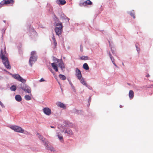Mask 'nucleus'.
I'll use <instances>...</instances> for the list:
<instances>
[{"label":"nucleus","instance_id":"obj_1","mask_svg":"<svg viewBox=\"0 0 153 153\" xmlns=\"http://www.w3.org/2000/svg\"><path fill=\"white\" fill-rule=\"evenodd\" d=\"M3 48H1L0 58L1 59L2 62L5 67L8 69L11 68V67L9 64V62L7 58V54L6 52L5 47L4 45H3Z\"/></svg>","mask_w":153,"mask_h":153},{"label":"nucleus","instance_id":"obj_2","mask_svg":"<svg viewBox=\"0 0 153 153\" xmlns=\"http://www.w3.org/2000/svg\"><path fill=\"white\" fill-rule=\"evenodd\" d=\"M30 55L31 56L29 60V64L31 67H32L33 65L36 61L37 57L35 51H32Z\"/></svg>","mask_w":153,"mask_h":153},{"label":"nucleus","instance_id":"obj_3","mask_svg":"<svg viewBox=\"0 0 153 153\" xmlns=\"http://www.w3.org/2000/svg\"><path fill=\"white\" fill-rule=\"evenodd\" d=\"M9 127L15 132L22 133H24V130L21 127L18 126L16 125H10V126ZM28 133V132L27 131H25V132L24 133L25 134H26Z\"/></svg>","mask_w":153,"mask_h":153},{"label":"nucleus","instance_id":"obj_4","mask_svg":"<svg viewBox=\"0 0 153 153\" xmlns=\"http://www.w3.org/2000/svg\"><path fill=\"white\" fill-rule=\"evenodd\" d=\"M10 74L12 75L13 77L15 79L23 83H25L26 82V80L23 79L18 74Z\"/></svg>","mask_w":153,"mask_h":153},{"label":"nucleus","instance_id":"obj_5","mask_svg":"<svg viewBox=\"0 0 153 153\" xmlns=\"http://www.w3.org/2000/svg\"><path fill=\"white\" fill-rule=\"evenodd\" d=\"M20 88L24 91L28 93H30L31 92V89L30 88L26 85H21Z\"/></svg>","mask_w":153,"mask_h":153},{"label":"nucleus","instance_id":"obj_6","mask_svg":"<svg viewBox=\"0 0 153 153\" xmlns=\"http://www.w3.org/2000/svg\"><path fill=\"white\" fill-rule=\"evenodd\" d=\"M44 145L45 146L46 149L47 150H50L51 152H55L56 150L52 146L50 145L48 141L47 142H44Z\"/></svg>","mask_w":153,"mask_h":153},{"label":"nucleus","instance_id":"obj_7","mask_svg":"<svg viewBox=\"0 0 153 153\" xmlns=\"http://www.w3.org/2000/svg\"><path fill=\"white\" fill-rule=\"evenodd\" d=\"M14 2L13 0H4L1 1L0 3V8L3 6L4 4L13 3Z\"/></svg>","mask_w":153,"mask_h":153},{"label":"nucleus","instance_id":"obj_8","mask_svg":"<svg viewBox=\"0 0 153 153\" xmlns=\"http://www.w3.org/2000/svg\"><path fill=\"white\" fill-rule=\"evenodd\" d=\"M43 111L45 114L47 116L50 115L51 113V109L48 107H45L43 109Z\"/></svg>","mask_w":153,"mask_h":153},{"label":"nucleus","instance_id":"obj_9","mask_svg":"<svg viewBox=\"0 0 153 153\" xmlns=\"http://www.w3.org/2000/svg\"><path fill=\"white\" fill-rule=\"evenodd\" d=\"M62 132H64L65 134H67L69 135H72L73 134V133L72 130L69 128H64L62 131Z\"/></svg>","mask_w":153,"mask_h":153},{"label":"nucleus","instance_id":"obj_10","mask_svg":"<svg viewBox=\"0 0 153 153\" xmlns=\"http://www.w3.org/2000/svg\"><path fill=\"white\" fill-rule=\"evenodd\" d=\"M75 75L77 76L78 79L82 76L80 71L78 68L75 69Z\"/></svg>","mask_w":153,"mask_h":153},{"label":"nucleus","instance_id":"obj_11","mask_svg":"<svg viewBox=\"0 0 153 153\" xmlns=\"http://www.w3.org/2000/svg\"><path fill=\"white\" fill-rule=\"evenodd\" d=\"M79 80L80 83L83 85L87 87H88L89 85L87 84L86 81L82 76L78 79Z\"/></svg>","mask_w":153,"mask_h":153},{"label":"nucleus","instance_id":"obj_12","mask_svg":"<svg viewBox=\"0 0 153 153\" xmlns=\"http://www.w3.org/2000/svg\"><path fill=\"white\" fill-rule=\"evenodd\" d=\"M56 34L58 36H59L61 35L62 32V29L60 27L59 28L57 27H56L55 29Z\"/></svg>","mask_w":153,"mask_h":153},{"label":"nucleus","instance_id":"obj_13","mask_svg":"<svg viewBox=\"0 0 153 153\" xmlns=\"http://www.w3.org/2000/svg\"><path fill=\"white\" fill-rule=\"evenodd\" d=\"M56 136L58 137L59 140L61 142H63V139L62 134L60 132H57L56 133Z\"/></svg>","mask_w":153,"mask_h":153},{"label":"nucleus","instance_id":"obj_14","mask_svg":"<svg viewBox=\"0 0 153 153\" xmlns=\"http://www.w3.org/2000/svg\"><path fill=\"white\" fill-rule=\"evenodd\" d=\"M58 63L59 66L61 68L62 70L63 71L65 68V65L61 59L60 60Z\"/></svg>","mask_w":153,"mask_h":153},{"label":"nucleus","instance_id":"obj_15","mask_svg":"<svg viewBox=\"0 0 153 153\" xmlns=\"http://www.w3.org/2000/svg\"><path fill=\"white\" fill-rule=\"evenodd\" d=\"M37 136L38 137L40 140H41L44 144V142H47V140H45V139L39 133H37Z\"/></svg>","mask_w":153,"mask_h":153},{"label":"nucleus","instance_id":"obj_16","mask_svg":"<svg viewBox=\"0 0 153 153\" xmlns=\"http://www.w3.org/2000/svg\"><path fill=\"white\" fill-rule=\"evenodd\" d=\"M54 25L56 27H57L58 28H59L60 27H61V28L62 29L63 26L62 25V23L60 22H55L54 24Z\"/></svg>","mask_w":153,"mask_h":153},{"label":"nucleus","instance_id":"obj_17","mask_svg":"<svg viewBox=\"0 0 153 153\" xmlns=\"http://www.w3.org/2000/svg\"><path fill=\"white\" fill-rule=\"evenodd\" d=\"M57 105L63 108H65L66 106L65 105L62 103L61 102H58L56 103Z\"/></svg>","mask_w":153,"mask_h":153},{"label":"nucleus","instance_id":"obj_18","mask_svg":"<svg viewBox=\"0 0 153 153\" xmlns=\"http://www.w3.org/2000/svg\"><path fill=\"white\" fill-rule=\"evenodd\" d=\"M91 1L89 0H88L83 2L82 4V5L84 6H85L87 5H91Z\"/></svg>","mask_w":153,"mask_h":153},{"label":"nucleus","instance_id":"obj_19","mask_svg":"<svg viewBox=\"0 0 153 153\" xmlns=\"http://www.w3.org/2000/svg\"><path fill=\"white\" fill-rule=\"evenodd\" d=\"M56 2L59 4L64 5L66 3L64 0H57Z\"/></svg>","mask_w":153,"mask_h":153},{"label":"nucleus","instance_id":"obj_20","mask_svg":"<svg viewBox=\"0 0 153 153\" xmlns=\"http://www.w3.org/2000/svg\"><path fill=\"white\" fill-rule=\"evenodd\" d=\"M60 17L61 19H67L68 21L69 20V19L67 17L64 13H62L60 15Z\"/></svg>","mask_w":153,"mask_h":153},{"label":"nucleus","instance_id":"obj_21","mask_svg":"<svg viewBox=\"0 0 153 153\" xmlns=\"http://www.w3.org/2000/svg\"><path fill=\"white\" fill-rule=\"evenodd\" d=\"M134 93L133 91L130 90L129 93V97L130 99H132L134 97Z\"/></svg>","mask_w":153,"mask_h":153},{"label":"nucleus","instance_id":"obj_22","mask_svg":"<svg viewBox=\"0 0 153 153\" xmlns=\"http://www.w3.org/2000/svg\"><path fill=\"white\" fill-rule=\"evenodd\" d=\"M51 65L53 68V69L56 72L58 71V69L57 67V66L55 64V63L53 62L51 64Z\"/></svg>","mask_w":153,"mask_h":153},{"label":"nucleus","instance_id":"obj_23","mask_svg":"<svg viewBox=\"0 0 153 153\" xmlns=\"http://www.w3.org/2000/svg\"><path fill=\"white\" fill-rule=\"evenodd\" d=\"M16 100L18 102H20L22 100L21 96L19 95H16L15 97Z\"/></svg>","mask_w":153,"mask_h":153},{"label":"nucleus","instance_id":"obj_24","mask_svg":"<svg viewBox=\"0 0 153 153\" xmlns=\"http://www.w3.org/2000/svg\"><path fill=\"white\" fill-rule=\"evenodd\" d=\"M69 83L72 89L73 90V91L74 92H76V90L75 89V87L74 86V85H73V84H72V82L71 81H69Z\"/></svg>","mask_w":153,"mask_h":153},{"label":"nucleus","instance_id":"obj_25","mask_svg":"<svg viewBox=\"0 0 153 153\" xmlns=\"http://www.w3.org/2000/svg\"><path fill=\"white\" fill-rule=\"evenodd\" d=\"M83 68L85 70H88L89 69V67L87 63H85L83 65Z\"/></svg>","mask_w":153,"mask_h":153},{"label":"nucleus","instance_id":"obj_26","mask_svg":"<svg viewBox=\"0 0 153 153\" xmlns=\"http://www.w3.org/2000/svg\"><path fill=\"white\" fill-rule=\"evenodd\" d=\"M60 79L62 80H65L66 79V77L64 75L62 74H59V76Z\"/></svg>","mask_w":153,"mask_h":153},{"label":"nucleus","instance_id":"obj_27","mask_svg":"<svg viewBox=\"0 0 153 153\" xmlns=\"http://www.w3.org/2000/svg\"><path fill=\"white\" fill-rule=\"evenodd\" d=\"M25 99L27 100L28 101L31 100V97L28 95H26L25 96Z\"/></svg>","mask_w":153,"mask_h":153},{"label":"nucleus","instance_id":"obj_28","mask_svg":"<svg viewBox=\"0 0 153 153\" xmlns=\"http://www.w3.org/2000/svg\"><path fill=\"white\" fill-rule=\"evenodd\" d=\"M52 39L53 41L55 46L56 47L57 45V43L56 42L55 38L54 37L53 34L52 35Z\"/></svg>","mask_w":153,"mask_h":153},{"label":"nucleus","instance_id":"obj_29","mask_svg":"<svg viewBox=\"0 0 153 153\" xmlns=\"http://www.w3.org/2000/svg\"><path fill=\"white\" fill-rule=\"evenodd\" d=\"M80 59L82 60H86L88 59V57L87 56H82L80 57Z\"/></svg>","mask_w":153,"mask_h":153},{"label":"nucleus","instance_id":"obj_30","mask_svg":"<svg viewBox=\"0 0 153 153\" xmlns=\"http://www.w3.org/2000/svg\"><path fill=\"white\" fill-rule=\"evenodd\" d=\"M16 89V87L15 85H12L10 88V89L12 91H15Z\"/></svg>","mask_w":153,"mask_h":153},{"label":"nucleus","instance_id":"obj_31","mask_svg":"<svg viewBox=\"0 0 153 153\" xmlns=\"http://www.w3.org/2000/svg\"><path fill=\"white\" fill-rule=\"evenodd\" d=\"M130 14L131 16L133 17V18L134 19L135 18V16H134V13H132L131 12L130 13Z\"/></svg>","mask_w":153,"mask_h":153},{"label":"nucleus","instance_id":"obj_32","mask_svg":"<svg viewBox=\"0 0 153 153\" xmlns=\"http://www.w3.org/2000/svg\"><path fill=\"white\" fill-rule=\"evenodd\" d=\"M53 60L55 61H57V62H58L60 61V60H59V59H58L56 58H54V57L53 58Z\"/></svg>","mask_w":153,"mask_h":153},{"label":"nucleus","instance_id":"obj_33","mask_svg":"<svg viewBox=\"0 0 153 153\" xmlns=\"http://www.w3.org/2000/svg\"><path fill=\"white\" fill-rule=\"evenodd\" d=\"M0 105H1V107L3 108H4V104H3V103L1 102L0 101Z\"/></svg>","mask_w":153,"mask_h":153},{"label":"nucleus","instance_id":"obj_34","mask_svg":"<svg viewBox=\"0 0 153 153\" xmlns=\"http://www.w3.org/2000/svg\"><path fill=\"white\" fill-rule=\"evenodd\" d=\"M136 49H137V52H139V51L140 50V49L139 48H138V46H137V45H136Z\"/></svg>","mask_w":153,"mask_h":153},{"label":"nucleus","instance_id":"obj_35","mask_svg":"<svg viewBox=\"0 0 153 153\" xmlns=\"http://www.w3.org/2000/svg\"><path fill=\"white\" fill-rule=\"evenodd\" d=\"M45 81V80L42 78H41L39 82H43Z\"/></svg>","mask_w":153,"mask_h":153},{"label":"nucleus","instance_id":"obj_36","mask_svg":"<svg viewBox=\"0 0 153 153\" xmlns=\"http://www.w3.org/2000/svg\"><path fill=\"white\" fill-rule=\"evenodd\" d=\"M110 57L111 59V61L113 60V59H114V58L112 56Z\"/></svg>","mask_w":153,"mask_h":153},{"label":"nucleus","instance_id":"obj_37","mask_svg":"<svg viewBox=\"0 0 153 153\" xmlns=\"http://www.w3.org/2000/svg\"><path fill=\"white\" fill-rule=\"evenodd\" d=\"M108 53L110 57L112 56L110 52H108Z\"/></svg>","mask_w":153,"mask_h":153},{"label":"nucleus","instance_id":"obj_38","mask_svg":"<svg viewBox=\"0 0 153 153\" xmlns=\"http://www.w3.org/2000/svg\"><path fill=\"white\" fill-rule=\"evenodd\" d=\"M109 44H109L110 47L111 48V51H112V47H111V44H110V43L109 41Z\"/></svg>","mask_w":153,"mask_h":153},{"label":"nucleus","instance_id":"obj_39","mask_svg":"<svg viewBox=\"0 0 153 153\" xmlns=\"http://www.w3.org/2000/svg\"><path fill=\"white\" fill-rule=\"evenodd\" d=\"M33 34H36V32L35 31H34L33 30Z\"/></svg>","mask_w":153,"mask_h":153},{"label":"nucleus","instance_id":"obj_40","mask_svg":"<svg viewBox=\"0 0 153 153\" xmlns=\"http://www.w3.org/2000/svg\"><path fill=\"white\" fill-rule=\"evenodd\" d=\"M50 127L51 128H55V127L54 126H51Z\"/></svg>","mask_w":153,"mask_h":153},{"label":"nucleus","instance_id":"obj_41","mask_svg":"<svg viewBox=\"0 0 153 153\" xmlns=\"http://www.w3.org/2000/svg\"><path fill=\"white\" fill-rule=\"evenodd\" d=\"M113 64L114 65H115L116 67H117V66L115 64V63H113Z\"/></svg>","mask_w":153,"mask_h":153},{"label":"nucleus","instance_id":"obj_42","mask_svg":"<svg viewBox=\"0 0 153 153\" xmlns=\"http://www.w3.org/2000/svg\"><path fill=\"white\" fill-rule=\"evenodd\" d=\"M80 51L82 52V48H81H81H80Z\"/></svg>","mask_w":153,"mask_h":153},{"label":"nucleus","instance_id":"obj_43","mask_svg":"<svg viewBox=\"0 0 153 153\" xmlns=\"http://www.w3.org/2000/svg\"><path fill=\"white\" fill-rule=\"evenodd\" d=\"M113 63V64L114 63H115L114 62V59H113V60L111 61Z\"/></svg>","mask_w":153,"mask_h":153},{"label":"nucleus","instance_id":"obj_44","mask_svg":"<svg viewBox=\"0 0 153 153\" xmlns=\"http://www.w3.org/2000/svg\"><path fill=\"white\" fill-rule=\"evenodd\" d=\"M120 108H122V107L123 106H122V105H120Z\"/></svg>","mask_w":153,"mask_h":153},{"label":"nucleus","instance_id":"obj_45","mask_svg":"<svg viewBox=\"0 0 153 153\" xmlns=\"http://www.w3.org/2000/svg\"><path fill=\"white\" fill-rule=\"evenodd\" d=\"M149 76V74H148L146 75L147 77H148Z\"/></svg>","mask_w":153,"mask_h":153},{"label":"nucleus","instance_id":"obj_46","mask_svg":"<svg viewBox=\"0 0 153 153\" xmlns=\"http://www.w3.org/2000/svg\"><path fill=\"white\" fill-rule=\"evenodd\" d=\"M122 65L123 66L124 65V63H122Z\"/></svg>","mask_w":153,"mask_h":153},{"label":"nucleus","instance_id":"obj_47","mask_svg":"<svg viewBox=\"0 0 153 153\" xmlns=\"http://www.w3.org/2000/svg\"><path fill=\"white\" fill-rule=\"evenodd\" d=\"M50 71H51L52 73H53V72H52V70H50Z\"/></svg>","mask_w":153,"mask_h":153},{"label":"nucleus","instance_id":"obj_48","mask_svg":"<svg viewBox=\"0 0 153 153\" xmlns=\"http://www.w3.org/2000/svg\"><path fill=\"white\" fill-rule=\"evenodd\" d=\"M1 77L0 76V79H1Z\"/></svg>","mask_w":153,"mask_h":153},{"label":"nucleus","instance_id":"obj_49","mask_svg":"<svg viewBox=\"0 0 153 153\" xmlns=\"http://www.w3.org/2000/svg\"><path fill=\"white\" fill-rule=\"evenodd\" d=\"M3 22H5V21L4 20V21H3Z\"/></svg>","mask_w":153,"mask_h":153}]
</instances>
